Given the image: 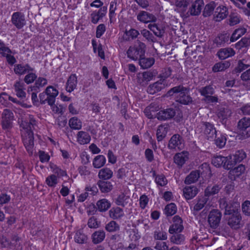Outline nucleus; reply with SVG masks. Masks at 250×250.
Listing matches in <instances>:
<instances>
[{
  "instance_id": "17",
  "label": "nucleus",
  "mask_w": 250,
  "mask_h": 250,
  "mask_svg": "<svg viewBox=\"0 0 250 250\" xmlns=\"http://www.w3.org/2000/svg\"><path fill=\"white\" fill-rule=\"evenodd\" d=\"M229 163L232 164V168L238 163L241 162L246 157L245 152L242 150H239L233 155L228 156Z\"/></svg>"
},
{
  "instance_id": "28",
  "label": "nucleus",
  "mask_w": 250,
  "mask_h": 250,
  "mask_svg": "<svg viewBox=\"0 0 250 250\" xmlns=\"http://www.w3.org/2000/svg\"><path fill=\"white\" fill-rule=\"evenodd\" d=\"M248 27V25H244L236 29L230 38V42H234L244 35L247 31Z\"/></svg>"
},
{
  "instance_id": "55",
  "label": "nucleus",
  "mask_w": 250,
  "mask_h": 250,
  "mask_svg": "<svg viewBox=\"0 0 250 250\" xmlns=\"http://www.w3.org/2000/svg\"><path fill=\"white\" fill-rule=\"evenodd\" d=\"M215 9V4L214 3H209L207 4L203 10V15L204 17H209Z\"/></svg>"
},
{
  "instance_id": "38",
  "label": "nucleus",
  "mask_w": 250,
  "mask_h": 250,
  "mask_svg": "<svg viewBox=\"0 0 250 250\" xmlns=\"http://www.w3.org/2000/svg\"><path fill=\"white\" fill-rule=\"evenodd\" d=\"M139 64L143 69H147L150 67L155 62L153 58H139Z\"/></svg>"
},
{
  "instance_id": "3",
  "label": "nucleus",
  "mask_w": 250,
  "mask_h": 250,
  "mask_svg": "<svg viewBox=\"0 0 250 250\" xmlns=\"http://www.w3.org/2000/svg\"><path fill=\"white\" fill-rule=\"evenodd\" d=\"M169 96L174 94L176 101L184 104H188L192 101L191 98L188 95L187 88L182 86H178L171 88L168 92Z\"/></svg>"
},
{
  "instance_id": "15",
  "label": "nucleus",
  "mask_w": 250,
  "mask_h": 250,
  "mask_svg": "<svg viewBox=\"0 0 250 250\" xmlns=\"http://www.w3.org/2000/svg\"><path fill=\"white\" fill-rule=\"evenodd\" d=\"M172 220L173 224L169 228V233L181 232L184 229L183 220L181 218L176 215L173 218Z\"/></svg>"
},
{
  "instance_id": "62",
  "label": "nucleus",
  "mask_w": 250,
  "mask_h": 250,
  "mask_svg": "<svg viewBox=\"0 0 250 250\" xmlns=\"http://www.w3.org/2000/svg\"><path fill=\"white\" fill-rule=\"evenodd\" d=\"M47 84V80L43 77H39L35 82V86L37 88L43 87Z\"/></svg>"
},
{
  "instance_id": "1",
  "label": "nucleus",
  "mask_w": 250,
  "mask_h": 250,
  "mask_svg": "<svg viewBox=\"0 0 250 250\" xmlns=\"http://www.w3.org/2000/svg\"><path fill=\"white\" fill-rule=\"evenodd\" d=\"M175 10L181 16L188 18L189 16H198L204 5L203 0H177L175 2Z\"/></svg>"
},
{
  "instance_id": "43",
  "label": "nucleus",
  "mask_w": 250,
  "mask_h": 250,
  "mask_svg": "<svg viewBox=\"0 0 250 250\" xmlns=\"http://www.w3.org/2000/svg\"><path fill=\"white\" fill-rule=\"evenodd\" d=\"M139 34V33L137 30L130 29L129 30L125 31L123 38L125 41H130L137 38Z\"/></svg>"
},
{
  "instance_id": "35",
  "label": "nucleus",
  "mask_w": 250,
  "mask_h": 250,
  "mask_svg": "<svg viewBox=\"0 0 250 250\" xmlns=\"http://www.w3.org/2000/svg\"><path fill=\"white\" fill-rule=\"evenodd\" d=\"M152 22V23L148 25V28L152 31L156 36L158 37L162 36L164 33V28L162 26L154 23V22Z\"/></svg>"
},
{
  "instance_id": "61",
  "label": "nucleus",
  "mask_w": 250,
  "mask_h": 250,
  "mask_svg": "<svg viewBox=\"0 0 250 250\" xmlns=\"http://www.w3.org/2000/svg\"><path fill=\"white\" fill-rule=\"evenodd\" d=\"M87 239L86 236L80 231H77L75 236V240L76 242L82 244Z\"/></svg>"
},
{
  "instance_id": "53",
  "label": "nucleus",
  "mask_w": 250,
  "mask_h": 250,
  "mask_svg": "<svg viewBox=\"0 0 250 250\" xmlns=\"http://www.w3.org/2000/svg\"><path fill=\"white\" fill-rule=\"evenodd\" d=\"M105 229L108 232H115L120 229V226L115 221H111L106 225Z\"/></svg>"
},
{
  "instance_id": "12",
  "label": "nucleus",
  "mask_w": 250,
  "mask_h": 250,
  "mask_svg": "<svg viewBox=\"0 0 250 250\" xmlns=\"http://www.w3.org/2000/svg\"><path fill=\"white\" fill-rule=\"evenodd\" d=\"M183 140L179 135H173L170 138L168 147L170 149L181 150L184 148Z\"/></svg>"
},
{
  "instance_id": "32",
  "label": "nucleus",
  "mask_w": 250,
  "mask_h": 250,
  "mask_svg": "<svg viewBox=\"0 0 250 250\" xmlns=\"http://www.w3.org/2000/svg\"><path fill=\"white\" fill-rule=\"evenodd\" d=\"M113 171L108 167L101 169L98 173V177L102 180H106L110 179L113 176Z\"/></svg>"
},
{
  "instance_id": "39",
  "label": "nucleus",
  "mask_w": 250,
  "mask_h": 250,
  "mask_svg": "<svg viewBox=\"0 0 250 250\" xmlns=\"http://www.w3.org/2000/svg\"><path fill=\"white\" fill-rule=\"evenodd\" d=\"M98 185L102 192H108L113 188V185L108 181L100 180L98 183Z\"/></svg>"
},
{
  "instance_id": "50",
  "label": "nucleus",
  "mask_w": 250,
  "mask_h": 250,
  "mask_svg": "<svg viewBox=\"0 0 250 250\" xmlns=\"http://www.w3.org/2000/svg\"><path fill=\"white\" fill-rule=\"evenodd\" d=\"M220 189V188L217 186L215 185L212 187H208L205 189V196L207 197L211 195H213L217 193Z\"/></svg>"
},
{
  "instance_id": "27",
  "label": "nucleus",
  "mask_w": 250,
  "mask_h": 250,
  "mask_svg": "<svg viewBox=\"0 0 250 250\" xmlns=\"http://www.w3.org/2000/svg\"><path fill=\"white\" fill-rule=\"evenodd\" d=\"M170 234L171 235L169 238L171 243L178 245L185 244L186 238L184 234L180 232H174Z\"/></svg>"
},
{
  "instance_id": "24",
  "label": "nucleus",
  "mask_w": 250,
  "mask_h": 250,
  "mask_svg": "<svg viewBox=\"0 0 250 250\" xmlns=\"http://www.w3.org/2000/svg\"><path fill=\"white\" fill-rule=\"evenodd\" d=\"M231 114V110L228 107H220L217 112V115L220 121L225 124L226 120L230 117Z\"/></svg>"
},
{
  "instance_id": "14",
  "label": "nucleus",
  "mask_w": 250,
  "mask_h": 250,
  "mask_svg": "<svg viewBox=\"0 0 250 250\" xmlns=\"http://www.w3.org/2000/svg\"><path fill=\"white\" fill-rule=\"evenodd\" d=\"M229 15L228 8L226 6L221 5L218 6L213 13V19L216 21H220L227 18Z\"/></svg>"
},
{
  "instance_id": "45",
  "label": "nucleus",
  "mask_w": 250,
  "mask_h": 250,
  "mask_svg": "<svg viewBox=\"0 0 250 250\" xmlns=\"http://www.w3.org/2000/svg\"><path fill=\"white\" fill-rule=\"evenodd\" d=\"M70 127L75 130H79L82 127V123L78 118L74 117L69 120Z\"/></svg>"
},
{
  "instance_id": "41",
  "label": "nucleus",
  "mask_w": 250,
  "mask_h": 250,
  "mask_svg": "<svg viewBox=\"0 0 250 250\" xmlns=\"http://www.w3.org/2000/svg\"><path fill=\"white\" fill-rule=\"evenodd\" d=\"M167 132V125H159L157 130V139L158 141H162L166 136Z\"/></svg>"
},
{
  "instance_id": "7",
  "label": "nucleus",
  "mask_w": 250,
  "mask_h": 250,
  "mask_svg": "<svg viewBox=\"0 0 250 250\" xmlns=\"http://www.w3.org/2000/svg\"><path fill=\"white\" fill-rule=\"evenodd\" d=\"M238 127L241 133L237 136L239 140H243L250 137V118L244 117L238 123Z\"/></svg>"
},
{
  "instance_id": "34",
  "label": "nucleus",
  "mask_w": 250,
  "mask_h": 250,
  "mask_svg": "<svg viewBox=\"0 0 250 250\" xmlns=\"http://www.w3.org/2000/svg\"><path fill=\"white\" fill-rule=\"evenodd\" d=\"M200 172L198 170L192 171L185 178L186 184H191L196 182L200 177Z\"/></svg>"
},
{
  "instance_id": "9",
  "label": "nucleus",
  "mask_w": 250,
  "mask_h": 250,
  "mask_svg": "<svg viewBox=\"0 0 250 250\" xmlns=\"http://www.w3.org/2000/svg\"><path fill=\"white\" fill-rule=\"evenodd\" d=\"M220 206L225 208V214L230 215L239 212L240 204L236 201H230L229 204H226L224 199L220 201Z\"/></svg>"
},
{
  "instance_id": "36",
  "label": "nucleus",
  "mask_w": 250,
  "mask_h": 250,
  "mask_svg": "<svg viewBox=\"0 0 250 250\" xmlns=\"http://www.w3.org/2000/svg\"><path fill=\"white\" fill-rule=\"evenodd\" d=\"M106 161V158L104 155H99L93 159L92 165L94 168H100L104 166Z\"/></svg>"
},
{
  "instance_id": "60",
  "label": "nucleus",
  "mask_w": 250,
  "mask_h": 250,
  "mask_svg": "<svg viewBox=\"0 0 250 250\" xmlns=\"http://www.w3.org/2000/svg\"><path fill=\"white\" fill-rule=\"evenodd\" d=\"M8 239L4 236L0 238V244L2 247H13L16 246L14 243H9Z\"/></svg>"
},
{
  "instance_id": "13",
  "label": "nucleus",
  "mask_w": 250,
  "mask_h": 250,
  "mask_svg": "<svg viewBox=\"0 0 250 250\" xmlns=\"http://www.w3.org/2000/svg\"><path fill=\"white\" fill-rule=\"evenodd\" d=\"M11 22L18 29L22 28L26 24L24 15L21 12H15L11 17Z\"/></svg>"
},
{
  "instance_id": "46",
  "label": "nucleus",
  "mask_w": 250,
  "mask_h": 250,
  "mask_svg": "<svg viewBox=\"0 0 250 250\" xmlns=\"http://www.w3.org/2000/svg\"><path fill=\"white\" fill-rule=\"evenodd\" d=\"M129 201V197L124 193L120 194L116 199L115 203L118 206L125 207Z\"/></svg>"
},
{
  "instance_id": "51",
  "label": "nucleus",
  "mask_w": 250,
  "mask_h": 250,
  "mask_svg": "<svg viewBox=\"0 0 250 250\" xmlns=\"http://www.w3.org/2000/svg\"><path fill=\"white\" fill-rule=\"evenodd\" d=\"M177 211V207L174 203L167 205L165 208V213L167 216L174 215Z\"/></svg>"
},
{
  "instance_id": "25",
  "label": "nucleus",
  "mask_w": 250,
  "mask_h": 250,
  "mask_svg": "<svg viewBox=\"0 0 250 250\" xmlns=\"http://www.w3.org/2000/svg\"><path fill=\"white\" fill-rule=\"evenodd\" d=\"M14 71L17 75H22L33 71L34 68L28 64H17L14 65Z\"/></svg>"
},
{
  "instance_id": "19",
  "label": "nucleus",
  "mask_w": 250,
  "mask_h": 250,
  "mask_svg": "<svg viewBox=\"0 0 250 250\" xmlns=\"http://www.w3.org/2000/svg\"><path fill=\"white\" fill-rule=\"evenodd\" d=\"M137 20L144 23L155 22L156 18L152 14L145 11H140L137 16Z\"/></svg>"
},
{
  "instance_id": "20",
  "label": "nucleus",
  "mask_w": 250,
  "mask_h": 250,
  "mask_svg": "<svg viewBox=\"0 0 250 250\" xmlns=\"http://www.w3.org/2000/svg\"><path fill=\"white\" fill-rule=\"evenodd\" d=\"M198 192V188L194 186H186L183 189V195L186 200L192 199Z\"/></svg>"
},
{
  "instance_id": "30",
  "label": "nucleus",
  "mask_w": 250,
  "mask_h": 250,
  "mask_svg": "<svg viewBox=\"0 0 250 250\" xmlns=\"http://www.w3.org/2000/svg\"><path fill=\"white\" fill-rule=\"evenodd\" d=\"M77 78L75 74H71L66 83V90L69 92L73 91L77 86Z\"/></svg>"
},
{
  "instance_id": "8",
  "label": "nucleus",
  "mask_w": 250,
  "mask_h": 250,
  "mask_svg": "<svg viewBox=\"0 0 250 250\" xmlns=\"http://www.w3.org/2000/svg\"><path fill=\"white\" fill-rule=\"evenodd\" d=\"M14 119V114L11 110L8 109H4L1 114V125L2 129H11L13 127Z\"/></svg>"
},
{
  "instance_id": "2",
  "label": "nucleus",
  "mask_w": 250,
  "mask_h": 250,
  "mask_svg": "<svg viewBox=\"0 0 250 250\" xmlns=\"http://www.w3.org/2000/svg\"><path fill=\"white\" fill-rule=\"evenodd\" d=\"M36 125V121L32 115H29L26 120H22L20 124L21 134L25 147L28 153H33L34 147V136L32 128Z\"/></svg>"
},
{
  "instance_id": "37",
  "label": "nucleus",
  "mask_w": 250,
  "mask_h": 250,
  "mask_svg": "<svg viewBox=\"0 0 250 250\" xmlns=\"http://www.w3.org/2000/svg\"><path fill=\"white\" fill-rule=\"evenodd\" d=\"M242 21V19L238 13H230L229 19V24L230 26H234L239 24Z\"/></svg>"
},
{
  "instance_id": "42",
  "label": "nucleus",
  "mask_w": 250,
  "mask_h": 250,
  "mask_svg": "<svg viewBox=\"0 0 250 250\" xmlns=\"http://www.w3.org/2000/svg\"><path fill=\"white\" fill-rule=\"evenodd\" d=\"M105 232L103 230H99L92 234V241L94 244H98L104 240L105 238Z\"/></svg>"
},
{
  "instance_id": "52",
  "label": "nucleus",
  "mask_w": 250,
  "mask_h": 250,
  "mask_svg": "<svg viewBox=\"0 0 250 250\" xmlns=\"http://www.w3.org/2000/svg\"><path fill=\"white\" fill-rule=\"evenodd\" d=\"M58 177L55 174H51L48 176L45 180V183L49 187H55L58 184Z\"/></svg>"
},
{
  "instance_id": "29",
  "label": "nucleus",
  "mask_w": 250,
  "mask_h": 250,
  "mask_svg": "<svg viewBox=\"0 0 250 250\" xmlns=\"http://www.w3.org/2000/svg\"><path fill=\"white\" fill-rule=\"evenodd\" d=\"M77 141L80 145L88 144L91 140V137L88 133L80 131L77 134Z\"/></svg>"
},
{
  "instance_id": "48",
  "label": "nucleus",
  "mask_w": 250,
  "mask_h": 250,
  "mask_svg": "<svg viewBox=\"0 0 250 250\" xmlns=\"http://www.w3.org/2000/svg\"><path fill=\"white\" fill-rule=\"evenodd\" d=\"M153 176H155V182L157 186L163 187L167 184V180L163 174L156 175L154 173Z\"/></svg>"
},
{
  "instance_id": "56",
  "label": "nucleus",
  "mask_w": 250,
  "mask_h": 250,
  "mask_svg": "<svg viewBox=\"0 0 250 250\" xmlns=\"http://www.w3.org/2000/svg\"><path fill=\"white\" fill-rule=\"evenodd\" d=\"M50 168L53 173L57 175V177L67 176L66 171L61 169L56 165H51Z\"/></svg>"
},
{
  "instance_id": "21",
  "label": "nucleus",
  "mask_w": 250,
  "mask_h": 250,
  "mask_svg": "<svg viewBox=\"0 0 250 250\" xmlns=\"http://www.w3.org/2000/svg\"><path fill=\"white\" fill-rule=\"evenodd\" d=\"M228 218V225L232 229H237L240 227L241 216L240 213L229 215Z\"/></svg>"
},
{
  "instance_id": "44",
  "label": "nucleus",
  "mask_w": 250,
  "mask_h": 250,
  "mask_svg": "<svg viewBox=\"0 0 250 250\" xmlns=\"http://www.w3.org/2000/svg\"><path fill=\"white\" fill-rule=\"evenodd\" d=\"M97 206L99 211H105L110 208L111 204L106 199H103L97 202Z\"/></svg>"
},
{
  "instance_id": "22",
  "label": "nucleus",
  "mask_w": 250,
  "mask_h": 250,
  "mask_svg": "<svg viewBox=\"0 0 250 250\" xmlns=\"http://www.w3.org/2000/svg\"><path fill=\"white\" fill-rule=\"evenodd\" d=\"M175 114V110L170 108L160 111L157 114L156 117L159 120H166L171 119Z\"/></svg>"
},
{
  "instance_id": "10",
  "label": "nucleus",
  "mask_w": 250,
  "mask_h": 250,
  "mask_svg": "<svg viewBox=\"0 0 250 250\" xmlns=\"http://www.w3.org/2000/svg\"><path fill=\"white\" fill-rule=\"evenodd\" d=\"M222 213L218 209L211 210L208 215V221L210 227L213 229L217 228L220 223Z\"/></svg>"
},
{
  "instance_id": "23",
  "label": "nucleus",
  "mask_w": 250,
  "mask_h": 250,
  "mask_svg": "<svg viewBox=\"0 0 250 250\" xmlns=\"http://www.w3.org/2000/svg\"><path fill=\"white\" fill-rule=\"evenodd\" d=\"M45 93L47 96L48 104H51L55 103V98L59 94L58 90L52 86H49L46 88Z\"/></svg>"
},
{
  "instance_id": "40",
  "label": "nucleus",
  "mask_w": 250,
  "mask_h": 250,
  "mask_svg": "<svg viewBox=\"0 0 250 250\" xmlns=\"http://www.w3.org/2000/svg\"><path fill=\"white\" fill-rule=\"evenodd\" d=\"M230 62L228 61L216 63L212 67V71L214 72L225 71L230 66Z\"/></svg>"
},
{
  "instance_id": "57",
  "label": "nucleus",
  "mask_w": 250,
  "mask_h": 250,
  "mask_svg": "<svg viewBox=\"0 0 250 250\" xmlns=\"http://www.w3.org/2000/svg\"><path fill=\"white\" fill-rule=\"evenodd\" d=\"M227 139L224 135L218 136L215 141L216 145L219 148L223 147L226 144Z\"/></svg>"
},
{
  "instance_id": "58",
  "label": "nucleus",
  "mask_w": 250,
  "mask_h": 250,
  "mask_svg": "<svg viewBox=\"0 0 250 250\" xmlns=\"http://www.w3.org/2000/svg\"><path fill=\"white\" fill-rule=\"evenodd\" d=\"M27 73L28 74L24 77V81L27 84H30L34 82L37 76L33 71Z\"/></svg>"
},
{
  "instance_id": "54",
  "label": "nucleus",
  "mask_w": 250,
  "mask_h": 250,
  "mask_svg": "<svg viewBox=\"0 0 250 250\" xmlns=\"http://www.w3.org/2000/svg\"><path fill=\"white\" fill-rule=\"evenodd\" d=\"M245 170V167L243 165H239L238 167L232 169L229 173L233 175L234 177H238L244 172Z\"/></svg>"
},
{
  "instance_id": "6",
  "label": "nucleus",
  "mask_w": 250,
  "mask_h": 250,
  "mask_svg": "<svg viewBox=\"0 0 250 250\" xmlns=\"http://www.w3.org/2000/svg\"><path fill=\"white\" fill-rule=\"evenodd\" d=\"M195 131L204 136L208 140L212 139L216 134V130L213 125L208 122H203L199 125Z\"/></svg>"
},
{
  "instance_id": "5",
  "label": "nucleus",
  "mask_w": 250,
  "mask_h": 250,
  "mask_svg": "<svg viewBox=\"0 0 250 250\" xmlns=\"http://www.w3.org/2000/svg\"><path fill=\"white\" fill-rule=\"evenodd\" d=\"M166 74H165L163 73L161 77V79L159 81L157 82L150 84L148 88L147 92L150 94H153L158 91H160L162 89L164 88L166 86H167L169 85L168 83H167V80L165 79V78L171 75V71L168 69L166 70Z\"/></svg>"
},
{
  "instance_id": "49",
  "label": "nucleus",
  "mask_w": 250,
  "mask_h": 250,
  "mask_svg": "<svg viewBox=\"0 0 250 250\" xmlns=\"http://www.w3.org/2000/svg\"><path fill=\"white\" fill-rule=\"evenodd\" d=\"M199 91L202 96L206 98L207 97L212 95L214 93V89L211 86L208 85L201 88Z\"/></svg>"
},
{
  "instance_id": "63",
  "label": "nucleus",
  "mask_w": 250,
  "mask_h": 250,
  "mask_svg": "<svg viewBox=\"0 0 250 250\" xmlns=\"http://www.w3.org/2000/svg\"><path fill=\"white\" fill-rule=\"evenodd\" d=\"M148 198L146 195H143L140 196L139 199V203L140 207L142 209H144L147 206L148 202Z\"/></svg>"
},
{
  "instance_id": "33",
  "label": "nucleus",
  "mask_w": 250,
  "mask_h": 250,
  "mask_svg": "<svg viewBox=\"0 0 250 250\" xmlns=\"http://www.w3.org/2000/svg\"><path fill=\"white\" fill-rule=\"evenodd\" d=\"M124 210L119 207L112 208L109 211V215L113 219H118L124 216Z\"/></svg>"
},
{
  "instance_id": "59",
  "label": "nucleus",
  "mask_w": 250,
  "mask_h": 250,
  "mask_svg": "<svg viewBox=\"0 0 250 250\" xmlns=\"http://www.w3.org/2000/svg\"><path fill=\"white\" fill-rule=\"evenodd\" d=\"M243 213L247 216H250V201H245L242 205Z\"/></svg>"
},
{
  "instance_id": "18",
  "label": "nucleus",
  "mask_w": 250,
  "mask_h": 250,
  "mask_svg": "<svg viewBox=\"0 0 250 250\" xmlns=\"http://www.w3.org/2000/svg\"><path fill=\"white\" fill-rule=\"evenodd\" d=\"M189 159V153L187 151H183L176 153L174 157V162L179 167H181Z\"/></svg>"
},
{
  "instance_id": "4",
  "label": "nucleus",
  "mask_w": 250,
  "mask_h": 250,
  "mask_svg": "<svg viewBox=\"0 0 250 250\" xmlns=\"http://www.w3.org/2000/svg\"><path fill=\"white\" fill-rule=\"evenodd\" d=\"M145 44L140 42H137L133 45L130 46L126 51L127 57L132 60L136 61L143 57L145 52Z\"/></svg>"
},
{
  "instance_id": "64",
  "label": "nucleus",
  "mask_w": 250,
  "mask_h": 250,
  "mask_svg": "<svg viewBox=\"0 0 250 250\" xmlns=\"http://www.w3.org/2000/svg\"><path fill=\"white\" fill-rule=\"evenodd\" d=\"M154 248L157 250H168V246L165 242H157Z\"/></svg>"
},
{
  "instance_id": "47",
  "label": "nucleus",
  "mask_w": 250,
  "mask_h": 250,
  "mask_svg": "<svg viewBox=\"0 0 250 250\" xmlns=\"http://www.w3.org/2000/svg\"><path fill=\"white\" fill-rule=\"evenodd\" d=\"M153 237L157 240H166L167 238V233L163 230L157 229L154 231Z\"/></svg>"
},
{
  "instance_id": "11",
  "label": "nucleus",
  "mask_w": 250,
  "mask_h": 250,
  "mask_svg": "<svg viewBox=\"0 0 250 250\" xmlns=\"http://www.w3.org/2000/svg\"><path fill=\"white\" fill-rule=\"evenodd\" d=\"M229 157L216 155L212 158L211 163L216 167H223L225 169L232 168V164L229 163Z\"/></svg>"
},
{
  "instance_id": "16",
  "label": "nucleus",
  "mask_w": 250,
  "mask_h": 250,
  "mask_svg": "<svg viewBox=\"0 0 250 250\" xmlns=\"http://www.w3.org/2000/svg\"><path fill=\"white\" fill-rule=\"evenodd\" d=\"M208 201V197L205 195L204 196H199L194 200V205L192 207H190L193 214H195L199 211L202 209Z\"/></svg>"
},
{
  "instance_id": "31",
  "label": "nucleus",
  "mask_w": 250,
  "mask_h": 250,
  "mask_svg": "<svg viewBox=\"0 0 250 250\" xmlns=\"http://www.w3.org/2000/svg\"><path fill=\"white\" fill-rule=\"evenodd\" d=\"M234 54L235 51L231 48H225L221 49L217 53L218 57L221 60H224L233 56Z\"/></svg>"
},
{
  "instance_id": "26",
  "label": "nucleus",
  "mask_w": 250,
  "mask_h": 250,
  "mask_svg": "<svg viewBox=\"0 0 250 250\" xmlns=\"http://www.w3.org/2000/svg\"><path fill=\"white\" fill-rule=\"evenodd\" d=\"M107 12V7L104 6L98 11H95L91 14V22L94 24L98 23L99 21L103 18Z\"/></svg>"
}]
</instances>
